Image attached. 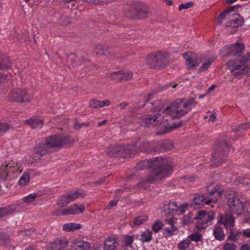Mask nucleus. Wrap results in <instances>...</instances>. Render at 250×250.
<instances>
[{
  "instance_id": "52",
  "label": "nucleus",
  "mask_w": 250,
  "mask_h": 250,
  "mask_svg": "<svg viewBox=\"0 0 250 250\" xmlns=\"http://www.w3.org/2000/svg\"><path fill=\"white\" fill-rule=\"evenodd\" d=\"M120 76L121 77V71L117 72H112L109 73V77L114 80H116L118 82H121Z\"/></svg>"
},
{
  "instance_id": "62",
  "label": "nucleus",
  "mask_w": 250,
  "mask_h": 250,
  "mask_svg": "<svg viewBox=\"0 0 250 250\" xmlns=\"http://www.w3.org/2000/svg\"><path fill=\"white\" fill-rule=\"evenodd\" d=\"M163 224L160 222H157L155 223L152 226V229L155 232H158L162 228Z\"/></svg>"
},
{
  "instance_id": "31",
  "label": "nucleus",
  "mask_w": 250,
  "mask_h": 250,
  "mask_svg": "<svg viewBox=\"0 0 250 250\" xmlns=\"http://www.w3.org/2000/svg\"><path fill=\"white\" fill-rule=\"evenodd\" d=\"M227 230L229 232V234L227 238V240L231 241H236L238 240L240 238L241 235L242 234V232H240L239 230H237V229H234L233 228Z\"/></svg>"
},
{
  "instance_id": "53",
  "label": "nucleus",
  "mask_w": 250,
  "mask_h": 250,
  "mask_svg": "<svg viewBox=\"0 0 250 250\" xmlns=\"http://www.w3.org/2000/svg\"><path fill=\"white\" fill-rule=\"evenodd\" d=\"M237 248V246L233 243H225L222 250H236Z\"/></svg>"
},
{
  "instance_id": "47",
  "label": "nucleus",
  "mask_w": 250,
  "mask_h": 250,
  "mask_svg": "<svg viewBox=\"0 0 250 250\" xmlns=\"http://www.w3.org/2000/svg\"><path fill=\"white\" fill-rule=\"evenodd\" d=\"M190 244V242L188 239L183 240L178 244V248L180 250H185L189 246Z\"/></svg>"
},
{
  "instance_id": "43",
  "label": "nucleus",
  "mask_w": 250,
  "mask_h": 250,
  "mask_svg": "<svg viewBox=\"0 0 250 250\" xmlns=\"http://www.w3.org/2000/svg\"><path fill=\"white\" fill-rule=\"evenodd\" d=\"M133 76L132 72L130 71L124 72L121 71V77L120 76V80L121 82H124L132 79Z\"/></svg>"
},
{
  "instance_id": "32",
  "label": "nucleus",
  "mask_w": 250,
  "mask_h": 250,
  "mask_svg": "<svg viewBox=\"0 0 250 250\" xmlns=\"http://www.w3.org/2000/svg\"><path fill=\"white\" fill-rule=\"evenodd\" d=\"M11 65L9 58L0 53V70L7 69Z\"/></svg>"
},
{
  "instance_id": "56",
  "label": "nucleus",
  "mask_w": 250,
  "mask_h": 250,
  "mask_svg": "<svg viewBox=\"0 0 250 250\" xmlns=\"http://www.w3.org/2000/svg\"><path fill=\"white\" fill-rule=\"evenodd\" d=\"M9 128L10 127L7 124L0 123V135H3Z\"/></svg>"
},
{
  "instance_id": "50",
  "label": "nucleus",
  "mask_w": 250,
  "mask_h": 250,
  "mask_svg": "<svg viewBox=\"0 0 250 250\" xmlns=\"http://www.w3.org/2000/svg\"><path fill=\"white\" fill-rule=\"evenodd\" d=\"M37 194L36 193H31L28 195V196L24 197L22 199V200L23 202L28 204L34 201L35 198L37 197Z\"/></svg>"
},
{
  "instance_id": "5",
  "label": "nucleus",
  "mask_w": 250,
  "mask_h": 250,
  "mask_svg": "<svg viewBox=\"0 0 250 250\" xmlns=\"http://www.w3.org/2000/svg\"><path fill=\"white\" fill-rule=\"evenodd\" d=\"M227 204L230 211L240 215L244 209L243 203L238 197L234 191H229L226 194Z\"/></svg>"
},
{
  "instance_id": "59",
  "label": "nucleus",
  "mask_w": 250,
  "mask_h": 250,
  "mask_svg": "<svg viewBox=\"0 0 250 250\" xmlns=\"http://www.w3.org/2000/svg\"><path fill=\"white\" fill-rule=\"evenodd\" d=\"M100 101L96 99H93L89 102V106L93 108H98L100 107Z\"/></svg>"
},
{
  "instance_id": "61",
  "label": "nucleus",
  "mask_w": 250,
  "mask_h": 250,
  "mask_svg": "<svg viewBox=\"0 0 250 250\" xmlns=\"http://www.w3.org/2000/svg\"><path fill=\"white\" fill-rule=\"evenodd\" d=\"M133 237L131 236H126L125 237L124 243L125 246H131L133 241Z\"/></svg>"
},
{
  "instance_id": "42",
  "label": "nucleus",
  "mask_w": 250,
  "mask_h": 250,
  "mask_svg": "<svg viewBox=\"0 0 250 250\" xmlns=\"http://www.w3.org/2000/svg\"><path fill=\"white\" fill-rule=\"evenodd\" d=\"M250 59V53H247L245 55L239 56L237 59H233L234 60H237L239 65L241 66H243Z\"/></svg>"
},
{
  "instance_id": "29",
  "label": "nucleus",
  "mask_w": 250,
  "mask_h": 250,
  "mask_svg": "<svg viewBox=\"0 0 250 250\" xmlns=\"http://www.w3.org/2000/svg\"><path fill=\"white\" fill-rule=\"evenodd\" d=\"M15 207L13 205L0 208V218L12 214L15 211Z\"/></svg>"
},
{
  "instance_id": "33",
  "label": "nucleus",
  "mask_w": 250,
  "mask_h": 250,
  "mask_svg": "<svg viewBox=\"0 0 250 250\" xmlns=\"http://www.w3.org/2000/svg\"><path fill=\"white\" fill-rule=\"evenodd\" d=\"M125 15L130 19H137V10H136L135 2L133 3L132 5L127 9H125L124 12Z\"/></svg>"
},
{
  "instance_id": "39",
  "label": "nucleus",
  "mask_w": 250,
  "mask_h": 250,
  "mask_svg": "<svg viewBox=\"0 0 250 250\" xmlns=\"http://www.w3.org/2000/svg\"><path fill=\"white\" fill-rule=\"evenodd\" d=\"M173 144L171 141L166 140L163 141L160 146V150L166 151L173 148Z\"/></svg>"
},
{
  "instance_id": "37",
  "label": "nucleus",
  "mask_w": 250,
  "mask_h": 250,
  "mask_svg": "<svg viewBox=\"0 0 250 250\" xmlns=\"http://www.w3.org/2000/svg\"><path fill=\"white\" fill-rule=\"evenodd\" d=\"M81 228L80 224L71 223L64 224L62 226V229L65 231H71L79 229Z\"/></svg>"
},
{
  "instance_id": "51",
  "label": "nucleus",
  "mask_w": 250,
  "mask_h": 250,
  "mask_svg": "<svg viewBox=\"0 0 250 250\" xmlns=\"http://www.w3.org/2000/svg\"><path fill=\"white\" fill-rule=\"evenodd\" d=\"M250 128V124H244L239 125L237 128L236 129L235 131L237 132L238 133H241L246 130H247L248 129Z\"/></svg>"
},
{
  "instance_id": "24",
  "label": "nucleus",
  "mask_w": 250,
  "mask_h": 250,
  "mask_svg": "<svg viewBox=\"0 0 250 250\" xmlns=\"http://www.w3.org/2000/svg\"><path fill=\"white\" fill-rule=\"evenodd\" d=\"M117 239L113 237H108L105 241L104 247V250H115L117 246Z\"/></svg>"
},
{
  "instance_id": "49",
  "label": "nucleus",
  "mask_w": 250,
  "mask_h": 250,
  "mask_svg": "<svg viewBox=\"0 0 250 250\" xmlns=\"http://www.w3.org/2000/svg\"><path fill=\"white\" fill-rule=\"evenodd\" d=\"M183 104L188 108H189V111L191 110L192 106L195 107V105H193L195 104V100L194 98H190L187 100L186 102L185 101V99H183Z\"/></svg>"
},
{
  "instance_id": "54",
  "label": "nucleus",
  "mask_w": 250,
  "mask_h": 250,
  "mask_svg": "<svg viewBox=\"0 0 250 250\" xmlns=\"http://www.w3.org/2000/svg\"><path fill=\"white\" fill-rule=\"evenodd\" d=\"M212 62V61L210 59L208 60L206 62H204L202 65L199 68V72H203L208 69L209 67L211 64Z\"/></svg>"
},
{
  "instance_id": "55",
  "label": "nucleus",
  "mask_w": 250,
  "mask_h": 250,
  "mask_svg": "<svg viewBox=\"0 0 250 250\" xmlns=\"http://www.w3.org/2000/svg\"><path fill=\"white\" fill-rule=\"evenodd\" d=\"M90 125L89 123H80L78 122H75L74 124V128L75 130H79L83 127H88Z\"/></svg>"
},
{
  "instance_id": "11",
  "label": "nucleus",
  "mask_w": 250,
  "mask_h": 250,
  "mask_svg": "<svg viewBox=\"0 0 250 250\" xmlns=\"http://www.w3.org/2000/svg\"><path fill=\"white\" fill-rule=\"evenodd\" d=\"M188 207L187 203L178 206L176 202H169L164 207V211L167 213H175L181 214L185 212Z\"/></svg>"
},
{
  "instance_id": "21",
  "label": "nucleus",
  "mask_w": 250,
  "mask_h": 250,
  "mask_svg": "<svg viewBox=\"0 0 250 250\" xmlns=\"http://www.w3.org/2000/svg\"><path fill=\"white\" fill-rule=\"evenodd\" d=\"M24 123L32 128H36L41 127L43 121L39 117H33L30 119L24 120Z\"/></svg>"
},
{
  "instance_id": "64",
  "label": "nucleus",
  "mask_w": 250,
  "mask_h": 250,
  "mask_svg": "<svg viewBox=\"0 0 250 250\" xmlns=\"http://www.w3.org/2000/svg\"><path fill=\"white\" fill-rule=\"evenodd\" d=\"M193 5V3L191 2H187L186 3H182L179 5V10H181L184 9H188V8L192 7Z\"/></svg>"
},
{
  "instance_id": "46",
  "label": "nucleus",
  "mask_w": 250,
  "mask_h": 250,
  "mask_svg": "<svg viewBox=\"0 0 250 250\" xmlns=\"http://www.w3.org/2000/svg\"><path fill=\"white\" fill-rule=\"evenodd\" d=\"M60 22L63 25H67L72 22L70 17L68 15H62L60 19Z\"/></svg>"
},
{
  "instance_id": "41",
  "label": "nucleus",
  "mask_w": 250,
  "mask_h": 250,
  "mask_svg": "<svg viewBox=\"0 0 250 250\" xmlns=\"http://www.w3.org/2000/svg\"><path fill=\"white\" fill-rule=\"evenodd\" d=\"M123 149L124 150L121 154V157L127 158L131 157L133 154V149L130 146H122Z\"/></svg>"
},
{
  "instance_id": "57",
  "label": "nucleus",
  "mask_w": 250,
  "mask_h": 250,
  "mask_svg": "<svg viewBox=\"0 0 250 250\" xmlns=\"http://www.w3.org/2000/svg\"><path fill=\"white\" fill-rule=\"evenodd\" d=\"M188 238L192 241L198 242L201 240L202 235L198 233H193L189 235Z\"/></svg>"
},
{
  "instance_id": "1",
  "label": "nucleus",
  "mask_w": 250,
  "mask_h": 250,
  "mask_svg": "<svg viewBox=\"0 0 250 250\" xmlns=\"http://www.w3.org/2000/svg\"><path fill=\"white\" fill-rule=\"evenodd\" d=\"M135 168L137 170L152 169L146 178L140 180L137 185L139 188L147 189L148 184L156 183L170 175L173 172V167L170 160L161 157L142 161L136 165Z\"/></svg>"
},
{
  "instance_id": "18",
  "label": "nucleus",
  "mask_w": 250,
  "mask_h": 250,
  "mask_svg": "<svg viewBox=\"0 0 250 250\" xmlns=\"http://www.w3.org/2000/svg\"><path fill=\"white\" fill-rule=\"evenodd\" d=\"M213 201V198L208 196L205 197L204 194L196 193L194 196L193 202L196 205H209Z\"/></svg>"
},
{
  "instance_id": "13",
  "label": "nucleus",
  "mask_w": 250,
  "mask_h": 250,
  "mask_svg": "<svg viewBox=\"0 0 250 250\" xmlns=\"http://www.w3.org/2000/svg\"><path fill=\"white\" fill-rule=\"evenodd\" d=\"M218 223L224 225L226 230L233 228L235 223V218L233 215L230 213L220 214L218 216Z\"/></svg>"
},
{
  "instance_id": "4",
  "label": "nucleus",
  "mask_w": 250,
  "mask_h": 250,
  "mask_svg": "<svg viewBox=\"0 0 250 250\" xmlns=\"http://www.w3.org/2000/svg\"><path fill=\"white\" fill-rule=\"evenodd\" d=\"M60 142L54 140L53 136L47 138L44 143L37 144L34 147V150L36 154L41 156L49 155L50 153L55 151L56 148L58 147Z\"/></svg>"
},
{
  "instance_id": "34",
  "label": "nucleus",
  "mask_w": 250,
  "mask_h": 250,
  "mask_svg": "<svg viewBox=\"0 0 250 250\" xmlns=\"http://www.w3.org/2000/svg\"><path fill=\"white\" fill-rule=\"evenodd\" d=\"M70 203L80 197H84L85 193L83 191L77 190L73 192L66 193Z\"/></svg>"
},
{
  "instance_id": "38",
  "label": "nucleus",
  "mask_w": 250,
  "mask_h": 250,
  "mask_svg": "<svg viewBox=\"0 0 250 250\" xmlns=\"http://www.w3.org/2000/svg\"><path fill=\"white\" fill-rule=\"evenodd\" d=\"M30 181V174L28 171L24 172L21 176L20 177L19 184L21 186L26 185V184L29 182Z\"/></svg>"
},
{
  "instance_id": "22",
  "label": "nucleus",
  "mask_w": 250,
  "mask_h": 250,
  "mask_svg": "<svg viewBox=\"0 0 250 250\" xmlns=\"http://www.w3.org/2000/svg\"><path fill=\"white\" fill-rule=\"evenodd\" d=\"M73 247L78 250H89L91 248L90 244L87 241H84L80 239H76L72 241Z\"/></svg>"
},
{
  "instance_id": "45",
  "label": "nucleus",
  "mask_w": 250,
  "mask_h": 250,
  "mask_svg": "<svg viewBox=\"0 0 250 250\" xmlns=\"http://www.w3.org/2000/svg\"><path fill=\"white\" fill-rule=\"evenodd\" d=\"M167 224L170 226L169 228H167L165 231L167 232L169 235H173V232L177 230V228L174 227L173 224V221L172 219H169L167 221Z\"/></svg>"
},
{
  "instance_id": "19",
  "label": "nucleus",
  "mask_w": 250,
  "mask_h": 250,
  "mask_svg": "<svg viewBox=\"0 0 250 250\" xmlns=\"http://www.w3.org/2000/svg\"><path fill=\"white\" fill-rule=\"evenodd\" d=\"M136 10H137V18H145L148 13L147 6L145 4L135 1Z\"/></svg>"
},
{
  "instance_id": "25",
  "label": "nucleus",
  "mask_w": 250,
  "mask_h": 250,
  "mask_svg": "<svg viewBox=\"0 0 250 250\" xmlns=\"http://www.w3.org/2000/svg\"><path fill=\"white\" fill-rule=\"evenodd\" d=\"M244 45L242 43H236L229 47V53L231 56H235L243 52Z\"/></svg>"
},
{
  "instance_id": "14",
  "label": "nucleus",
  "mask_w": 250,
  "mask_h": 250,
  "mask_svg": "<svg viewBox=\"0 0 250 250\" xmlns=\"http://www.w3.org/2000/svg\"><path fill=\"white\" fill-rule=\"evenodd\" d=\"M18 167L15 162L11 161L5 165H2L0 168V179H5L9 173H13L17 171Z\"/></svg>"
},
{
  "instance_id": "63",
  "label": "nucleus",
  "mask_w": 250,
  "mask_h": 250,
  "mask_svg": "<svg viewBox=\"0 0 250 250\" xmlns=\"http://www.w3.org/2000/svg\"><path fill=\"white\" fill-rule=\"evenodd\" d=\"M9 239V237L8 234L2 232H0V242L4 243L8 241Z\"/></svg>"
},
{
  "instance_id": "26",
  "label": "nucleus",
  "mask_w": 250,
  "mask_h": 250,
  "mask_svg": "<svg viewBox=\"0 0 250 250\" xmlns=\"http://www.w3.org/2000/svg\"><path fill=\"white\" fill-rule=\"evenodd\" d=\"M54 139L58 140L60 142V144L58 145V147L61 146L62 145H67L73 143L75 140L71 138L68 135H59V136H53Z\"/></svg>"
},
{
  "instance_id": "17",
  "label": "nucleus",
  "mask_w": 250,
  "mask_h": 250,
  "mask_svg": "<svg viewBox=\"0 0 250 250\" xmlns=\"http://www.w3.org/2000/svg\"><path fill=\"white\" fill-rule=\"evenodd\" d=\"M244 22L243 18L238 13H234L232 15V18L227 24V27L236 28L243 25Z\"/></svg>"
},
{
  "instance_id": "3",
  "label": "nucleus",
  "mask_w": 250,
  "mask_h": 250,
  "mask_svg": "<svg viewBox=\"0 0 250 250\" xmlns=\"http://www.w3.org/2000/svg\"><path fill=\"white\" fill-rule=\"evenodd\" d=\"M229 146L226 141L217 144L213 148L211 161L214 167H219L227 160L229 152Z\"/></svg>"
},
{
  "instance_id": "30",
  "label": "nucleus",
  "mask_w": 250,
  "mask_h": 250,
  "mask_svg": "<svg viewBox=\"0 0 250 250\" xmlns=\"http://www.w3.org/2000/svg\"><path fill=\"white\" fill-rule=\"evenodd\" d=\"M213 234L215 239L223 241L225 237L223 228L218 226H215L213 230Z\"/></svg>"
},
{
  "instance_id": "6",
  "label": "nucleus",
  "mask_w": 250,
  "mask_h": 250,
  "mask_svg": "<svg viewBox=\"0 0 250 250\" xmlns=\"http://www.w3.org/2000/svg\"><path fill=\"white\" fill-rule=\"evenodd\" d=\"M8 98L10 102L18 103H29L33 98L26 89L19 88L12 89L9 93Z\"/></svg>"
},
{
  "instance_id": "16",
  "label": "nucleus",
  "mask_w": 250,
  "mask_h": 250,
  "mask_svg": "<svg viewBox=\"0 0 250 250\" xmlns=\"http://www.w3.org/2000/svg\"><path fill=\"white\" fill-rule=\"evenodd\" d=\"M85 209L84 207L81 205L78 207L77 204H75L67 208L62 210L61 213L58 214L59 215H68L71 214H77L83 212Z\"/></svg>"
},
{
  "instance_id": "8",
  "label": "nucleus",
  "mask_w": 250,
  "mask_h": 250,
  "mask_svg": "<svg viewBox=\"0 0 250 250\" xmlns=\"http://www.w3.org/2000/svg\"><path fill=\"white\" fill-rule=\"evenodd\" d=\"M228 67L233 75L237 78L241 79L245 75L250 73V67L245 66L242 69L237 60H230L227 62Z\"/></svg>"
},
{
  "instance_id": "23",
  "label": "nucleus",
  "mask_w": 250,
  "mask_h": 250,
  "mask_svg": "<svg viewBox=\"0 0 250 250\" xmlns=\"http://www.w3.org/2000/svg\"><path fill=\"white\" fill-rule=\"evenodd\" d=\"M152 109L154 111H159V113H160L162 115L161 113L163 114H168V112H167V109L169 106H165L163 102L161 101L157 100L154 103H152Z\"/></svg>"
},
{
  "instance_id": "27",
  "label": "nucleus",
  "mask_w": 250,
  "mask_h": 250,
  "mask_svg": "<svg viewBox=\"0 0 250 250\" xmlns=\"http://www.w3.org/2000/svg\"><path fill=\"white\" fill-rule=\"evenodd\" d=\"M123 149L122 146H116L111 147L107 152V155L110 157H121Z\"/></svg>"
},
{
  "instance_id": "48",
  "label": "nucleus",
  "mask_w": 250,
  "mask_h": 250,
  "mask_svg": "<svg viewBox=\"0 0 250 250\" xmlns=\"http://www.w3.org/2000/svg\"><path fill=\"white\" fill-rule=\"evenodd\" d=\"M152 238V232L146 230L142 234V239L144 242H149Z\"/></svg>"
},
{
  "instance_id": "35",
  "label": "nucleus",
  "mask_w": 250,
  "mask_h": 250,
  "mask_svg": "<svg viewBox=\"0 0 250 250\" xmlns=\"http://www.w3.org/2000/svg\"><path fill=\"white\" fill-rule=\"evenodd\" d=\"M219 186L214 183H210L207 187V190L210 197L211 195H214L215 193L218 192L219 195H221V192L219 191Z\"/></svg>"
},
{
  "instance_id": "12",
  "label": "nucleus",
  "mask_w": 250,
  "mask_h": 250,
  "mask_svg": "<svg viewBox=\"0 0 250 250\" xmlns=\"http://www.w3.org/2000/svg\"><path fill=\"white\" fill-rule=\"evenodd\" d=\"M184 56L186 60V66L188 69L195 67L203 61L201 57L191 52L184 54Z\"/></svg>"
},
{
  "instance_id": "60",
  "label": "nucleus",
  "mask_w": 250,
  "mask_h": 250,
  "mask_svg": "<svg viewBox=\"0 0 250 250\" xmlns=\"http://www.w3.org/2000/svg\"><path fill=\"white\" fill-rule=\"evenodd\" d=\"M227 14H228L226 12H225V11L221 13L220 14L219 17L218 18V19L217 21V23L218 24H221L223 22V21L226 19V16Z\"/></svg>"
},
{
  "instance_id": "58",
  "label": "nucleus",
  "mask_w": 250,
  "mask_h": 250,
  "mask_svg": "<svg viewBox=\"0 0 250 250\" xmlns=\"http://www.w3.org/2000/svg\"><path fill=\"white\" fill-rule=\"evenodd\" d=\"M193 221V218L191 217V214L189 213L188 215H185L183 219V224L185 225H188L192 223Z\"/></svg>"
},
{
  "instance_id": "9",
  "label": "nucleus",
  "mask_w": 250,
  "mask_h": 250,
  "mask_svg": "<svg viewBox=\"0 0 250 250\" xmlns=\"http://www.w3.org/2000/svg\"><path fill=\"white\" fill-rule=\"evenodd\" d=\"M213 212H207L206 210H201L198 213L194 219L197 220L196 227L199 229H204L207 227V224L211 222L214 218Z\"/></svg>"
},
{
  "instance_id": "28",
  "label": "nucleus",
  "mask_w": 250,
  "mask_h": 250,
  "mask_svg": "<svg viewBox=\"0 0 250 250\" xmlns=\"http://www.w3.org/2000/svg\"><path fill=\"white\" fill-rule=\"evenodd\" d=\"M94 52L98 55H107L111 54L109 48L101 44H96L94 48Z\"/></svg>"
},
{
  "instance_id": "44",
  "label": "nucleus",
  "mask_w": 250,
  "mask_h": 250,
  "mask_svg": "<svg viewBox=\"0 0 250 250\" xmlns=\"http://www.w3.org/2000/svg\"><path fill=\"white\" fill-rule=\"evenodd\" d=\"M148 220V217L146 215H142L136 217L134 220V223L136 226H139Z\"/></svg>"
},
{
  "instance_id": "10",
  "label": "nucleus",
  "mask_w": 250,
  "mask_h": 250,
  "mask_svg": "<svg viewBox=\"0 0 250 250\" xmlns=\"http://www.w3.org/2000/svg\"><path fill=\"white\" fill-rule=\"evenodd\" d=\"M164 120V117L160 113H157L153 116L145 115L139 119V123L141 126L151 127L161 124Z\"/></svg>"
},
{
  "instance_id": "20",
  "label": "nucleus",
  "mask_w": 250,
  "mask_h": 250,
  "mask_svg": "<svg viewBox=\"0 0 250 250\" xmlns=\"http://www.w3.org/2000/svg\"><path fill=\"white\" fill-rule=\"evenodd\" d=\"M68 244L67 240L63 239H56L49 245V249L51 250H62L66 248Z\"/></svg>"
},
{
  "instance_id": "40",
  "label": "nucleus",
  "mask_w": 250,
  "mask_h": 250,
  "mask_svg": "<svg viewBox=\"0 0 250 250\" xmlns=\"http://www.w3.org/2000/svg\"><path fill=\"white\" fill-rule=\"evenodd\" d=\"M70 203L66 193L63 194L57 201V205L60 207L62 208Z\"/></svg>"
},
{
  "instance_id": "2",
  "label": "nucleus",
  "mask_w": 250,
  "mask_h": 250,
  "mask_svg": "<svg viewBox=\"0 0 250 250\" xmlns=\"http://www.w3.org/2000/svg\"><path fill=\"white\" fill-rule=\"evenodd\" d=\"M169 54L168 52L161 50L149 54L146 58L147 66L153 69L164 68L168 64Z\"/></svg>"
},
{
  "instance_id": "15",
  "label": "nucleus",
  "mask_w": 250,
  "mask_h": 250,
  "mask_svg": "<svg viewBox=\"0 0 250 250\" xmlns=\"http://www.w3.org/2000/svg\"><path fill=\"white\" fill-rule=\"evenodd\" d=\"M87 55L85 53H81L77 54H72L69 56V60L74 65H79L88 62L87 58Z\"/></svg>"
},
{
  "instance_id": "36",
  "label": "nucleus",
  "mask_w": 250,
  "mask_h": 250,
  "mask_svg": "<svg viewBox=\"0 0 250 250\" xmlns=\"http://www.w3.org/2000/svg\"><path fill=\"white\" fill-rule=\"evenodd\" d=\"M139 149L142 152H150L152 151L150 142L146 140H144L141 142Z\"/></svg>"
},
{
  "instance_id": "7",
  "label": "nucleus",
  "mask_w": 250,
  "mask_h": 250,
  "mask_svg": "<svg viewBox=\"0 0 250 250\" xmlns=\"http://www.w3.org/2000/svg\"><path fill=\"white\" fill-rule=\"evenodd\" d=\"M183 99H177L170 104L168 108L167 109V112H168V115L172 117H181L188 112L189 108H188L183 104Z\"/></svg>"
}]
</instances>
